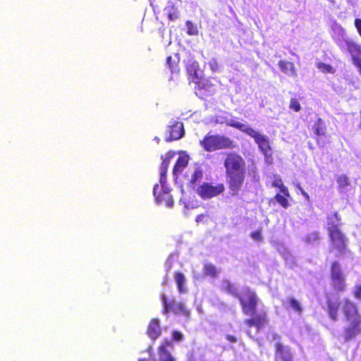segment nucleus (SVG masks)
Instances as JSON below:
<instances>
[{"label":"nucleus","mask_w":361,"mask_h":361,"mask_svg":"<svg viewBox=\"0 0 361 361\" xmlns=\"http://www.w3.org/2000/svg\"><path fill=\"white\" fill-rule=\"evenodd\" d=\"M289 109L295 112H298L301 110V106L299 100L297 98H291L289 103Z\"/></svg>","instance_id":"obj_36"},{"label":"nucleus","mask_w":361,"mask_h":361,"mask_svg":"<svg viewBox=\"0 0 361 361\" xmlns=\"http://www.w3.org/2000/svg\"><path fill=\"white\" fill-rule=\"evenodd\" d=\"M286 361H293V359H290V360H286Z\"/></svg>","instance_id":"obj_47"},{"label":"nucleus","mask_w":361,"mask_h":361,"mask_svg":"<svg viewBox=\"0 0 361 361\" xmlns=\"http://www.w3.org/2000/svg\"><path fill=\"white\" fill-rule=\"evenodd\" d=\"M206 217H209V215L208 214H200L199 215H197L195 218V221L197 223H200V222H204V219Z\"/></svg>","instance_id":"obj_44"},{"label":"nucleus","mask_w":361,"mask_h":361,"mask_svg":"<svg viewBox=\"0 0 361 361\" xmlns=\"http://www.w3.org/2000/svg\"><path fill=\"white\" fill-rule=\"evenodd\" d=\"M186 25L188 27V34L190 35H193L197 34V30L195 27H194L192 23L190 20L186 22Z\"/></svg>","instance_id":"obj_38"},{"label":"nucleus","mask_w":361,"mask_h":361,"mask_svg":"<svg viewBox=\"0 0 361 361\" xmlns=\"http://www.w3.org/2000/svg\"><path fill=\"white\" fill-rule=\"evenodd\" d=\"M320 239L319 233L317 231H313L305 235V241L307 243H314L318 242Z\"/></svg>","instance_id":"obj_33"},{"label":"nucleus","mask_w":361,"mask_h":361,"mask_svg":"<svg viewBox=\"0 0 361 361\" xmlns=\"http://www.w3.org/2000/svg\"><path fill=\"white\" fill-rule=\"evenodd\" d=\"M341 309L347 321L354 322L357 319H361L357 306L349 299L344 300Z\"/></svg>","instance_id":"obj_11"},{"label":"nucleus","mask_w":361,"mask_h":361,"mask_svg":"<svg viewBox=\"0 0 361 361\" xmlns=\"http://www.w3.org/2000/svg\"><path fill=\"white\" fill-rule=\"evenodd\" d=\"M353 295L356 299L361 300V285H357L355 286L353 291Z\"/></svg>","instance_id":"obj_42"},{"label":"nucleus","mask_w":361,"mask_h":361,"mask_svg":"<svg viewBox=\"0 0 361 361\" xmlns=\"http://www.w3.org/2000/svg\"><path fill=\"white\" fill-rule=\"evenodd\" d=\"M166 65L172 74L179 71L178 63L177 61L172 60L171 56L166 58Z\"/></svg>","instance_id":"obj_32"},{"label":"nucleus","mask_w":361,"mask_h":361,"mask_svg":"<svg viewBox=\"0 0 361 361\" xmlns=\"http://www.w3.org/2000/svg\"><path fill=\"white\" fill-rule=\"evenodd\" d=\"M361 332V319L350 322V324L344 329V339L349 341Z\"/></svg>","instance_id":"obj_13"},{"label":"nucleus","mask_w":361,"mask_h":361,"mask_svg":"<svg viewBox=\"0 0 361 361\" xmlns=\"http://www.w3.org/2000/svg\"><path fill=\"white\" fill-rule=\"evenodd\" d=\"M290 196H286L284 194L276 193L274 197V199L284 209H287L289 206L288 198Z\"/></svg>","instance_id":"obj_27"},{"label":"nucleus","mask_w":361,"mask_h":361,"mask_svg":"<svg viewBox=\"0 0 361 361\" xmlns=\"http://www.w3.org/2000/svg\"><path fill=\"white\" fill-rule=\"evenodd\" d=\"M228 126L235 128L253 138L265 159L267 160L272 159V149L269 140L267 135L261 134L251 126L240 122L232 121L228 123Z\"/></svg>","instance_id":"obj_3"},{"label":"nucleus","mask_w":361,"mask_h":361,"mask_svg":"<svg viewBox=\"0 0 361 361\" xmlns=\"http://www.w3.org/2000/svg\"><path fill=\"white\" fill-rule=\"evenodd\" d=\"M184 339V335L179 331L172 332V341L180 342Z\"/></svg>","instance_id":"obj_37"},{"label":"nucleus","mask_w":361,"mask_h":361,"mask_svg":"<svg viewBox=\"0 0 361 361\" xmlns=\"http://www.w3.org/2000/svg\"><path fill=\"white\" fill-rule=\"evenodd\" d=\"M276 353L279 356L282 361H286V360L293 359L292 354L290 350L283 345L281 343H276L275 344Z\"/></svg>","instance_id":"obj_19"},{"label":"nucleus","mask_w":361,"mask_h":361,"mask_svg":"<svg viewBox=\"0 0 361 361\" xmlns=\"http://www.w3.org/2000/svg\"><path fill=\"white\" fill-rule=\"evenodd\" d=\"M331 284L334 290L336 292H344L346 289L345 276L331 279Z\"/></svg>","instance_id":"obj_22"},{"label":"nucleus","mask_w":361,"mask_h":361,"mask_svg":"<svg viewBox=\"0 0 361 361\" xmlns=\"http://www.w3.org/2000/svg\"><path fill=\"white\" fill-rule=\"evenodd\" d=\"M251 238L256 241H262V237L260 230H257L251 233Z\"/></svg>","instance_id":"obj_40"},{"label":"nucleus","mask_w":361,"mask_h":361,"mask_svg":"<svg viewBox=\"0 0 361 361\" xmlns=\"http://www.w3.org/2000/svg\"><path fill=\"white\" fill-rule=\"evenodd\" d=\"M345 276L340 264L337 261H334L330 266V279L341 278Z\"/></svg>","instance_id":"obj_23"},{"label":"nucleus","mask_w":361,"mask_h":361,"mask_svg":"<svg viewBox=\"0 0 361 361\" xmlns=\"http://www.w3.org/2000/svg\"><path fill=\"white\" fill-rule=\"evenodd\" d=\"M154 195L156 197L157 202L159 204H164L168 207H172L173 205V200L169 193V190L164 188H160L158 184L154 186L153 190Z\"/></svg>","instance_id":"obj_9"},{"label":"nucleus","mask_w":361,"mask_h":361,"mask_svg":"<svg viewBox=\"0 0 361 361\" xmlns=\"http://www.w3.org/2000/svg\"><path fill=\"white\" fill-rule=\"evenodd\" d=\"M315 141L319 147H323L328 142L327 126L322 118H318L311 127Z\"/></svg>","instance_id":"obj_8"},{"label":"nucleus","mask_w":361,"mask_h":361,"mask_svg":"<svg viewBox=\"0 0 361 361\" xmlns=\"http://www.w3.org/2000/svg\"><path fill=\"white\" fill-rule=\"evenodd\" d=\"M174 279L176 281L177 288L179 293H185L187 292V288L185 287V277L184 274L180 271H176L174 273Z\"/></svg>","instance_id":"obj_21"},{"label":"nucleus","mask_w":361,"mask_h":361,"mask_svg":"<svg viewBox=\"0 0 361 361\" xmlns=\"http://www.w3.org/2000/svg\"><path fill=\"white\" fill-rule=\"evenodd\" d=\"M172 341L165 338L158 347L159 361H176V358L170 353L169 349L173 348Z\"/></svg>","instance_id":"obj_12"},{"label":"nucleus","mask_w":361,"mask_h":361,"mask_svg":"<svg viewBox=\"0 0 361 361\" xmlns=\"http://www.w3.org/2000/svg\"><path fill=\"white\" fill-rule=\"evenodd\" d=\"M288 302L289 307L293 309L299 316H300L303 311L300 302L293 297L288 298Z\"/></svg>","instance_id":"obj_26"},{"label":"nucleus","mask_w":361,"mask_h":361,"mask_svg":"<svg viewBox=\"0 0 361 361\" xmlns=\"http://www.w3.org/2000/svg\"><path fill=\"white\" fill-rule=\"evenodd\" d=\"M161 330L160 327V322L158 318L152 319L147 326V334L153 341H155L160 336Z\"/></svg>","instance_id":"obj_14"},{"label":"nucleus","mask_w":361,"mask_h":361,"mask_svg":"<svg viewBox=\"0 0 361 361\" xmlns=\"http://www.w3.org/2000/svg\"><path fill=\"white\" fill-rule=\"evenodd\" d=\"M336 180L339 190H344L350 185V180L345 174L337 176Z\"/></svg>","instance_id":"obj_25"},{"label":"nucleus","mask_w":361,"mask_h":361,"mask_svg":"<svg viewBox=\"0 0 361 361\" xmlns=\"http://www.w3.org/2000/svg\"><path fill=\"white\" fill-rule=\"evenodd\" d=\"M186 71L192 79L197 78V72L199 71V63L195 61H189L186 64Z\"/></svg>","instance_id":"obj_24"},{"label":"nucleus","mask_w":361,"mask_h":361,"mask_svg":"<svg viewBox=\"0 0 361 361\" xmlns=\"http://www.w3.org/2000/svg\"><path fill=\"white\" fill-rule=\"evenodd\" d=\"M326 312L333 321H336L338 317V310L341 307V303L338 300H334L329 298L326 301Z\"/></svg>","instance_id":"obj_16"},{"label":"nucleus","mask_w":361,"mask_h":361,"mask_svg":"<svg viewBox=\"0 0 361 361\" xmlns=\"http://www.w3.org/2000/svg\"><path fill=\"white\" fill-rule=\"evenodd\" d=\"M272 186L275 187V188H278L280 190V191H281V192L282 194H284L286 196H290V193H289L288 189L283 184V183L281 179H280V178L275 179L272 182Z\"/></svg>","instance_id":"obj_31"},{"label":"nucleus","mask_w":361,"mask_h":361,"mask_svg":"<svg viewBox=\"0 0 361 361\" xmlns=\"http://www.w3.org/2000/svg\"><path fill=\"white\" fill-rule=\"evenodd\" d=\"M226 180L231 195H238L245 178V161L239 154L228 152L224 161Z\"/></svg>","instance_id":"obj_2"},{"label":"nucleus","mask_w":361,"mask_h":361,"mask_svg":"<svg viewBox=\"0 0 361 361\" xmlns=\"http://www.w3.org/2000/svg\"><path fill=\"white\" fill-rule=\"evenodd\" d=\"M326 231L339 228L342 225L341 216L338 212H334L326 216Z\"/></svg>","instance_id":"obj_17"},{"label":"nucleus","mask_w":361,"mask_h":361,"mask_svg":"<svg viewBox=\"0 0 361 361\" xmlns=\"http://www.w3.org/2000/svg\"><path fill=\"white\" fill-rule=\"evenodd\" d=\"M160 298L163 306L162 313L166 315L172 313L183 315L186 318L190 316V311L186 307L184 302H178L174 298L169 300L164 294L161 295Z\"/></svg>","instance_id":"obj_5"},{"label":"nucleus","mask_w":361,"mask_h":361,"mask_svg":"<svg viewBox=\"0 0 361 361\" xmlns=\"http://www.w3.org/2000/svg\"><path fill=\"white\" fill-rule=\"evenodd\" d=\"M190 157L185 152L179 153V157L173 168V173L177 176L181 173L183 169L188 166Z\"/></svg>","instance_id":"obj_15"},{"label":"nucleus","mask_w":361,"mask_h":361,"mask_svg":"<svg viewBox=\"0 0 361 361\" xmlns=\"http://www.w3.org/2000/svg\"><path fill=\"white\" fill-rule=\"evenodd\" d=\"M226 338V339H227L229 342H231V343H235V342H236V338H235V336H231V335H227Z\"/></svg>","instance_id":"obj_46"},{"label":"nucleus","mask_w":361,"mask_h":361,"mask_svg":"<svg viewBox=\"0 0 361 361\" xmlns=\"http://www.w3.org/2000/svg\"><path fill=\"white\" fill-rule=\"evenodd\" d=\"M224 190V183H220L213 185L209 183L204 182L197 187L196 192L202 199L207 200L221 195Z\"/></svg>","instance_id":"obj_7"},{"label":"nucleus","mask_w":361,"mask_h":361,"mask_svg":"<svg viewBox=\"0 0 361 361\" xmlns=\"http://www.w3.org/2000/svg\"><path fill=\"white\" fill-rule=\"evenodd\" d=\"M345 45L348 52L352 56L353 62L354 63V59L359 58V55L361 54V46L352 40H346Z\"/></svg>","instance_id":"obj_20"},{"label":"nucleus","mask_w":361,"mask_h":361,"mask_svg":"<svg viewBox=\"0 0 361 361\" xmlns=\"http://www.w3.org/2000/svg\"><path fill=\"white\" fill-rule=\"evenodd\" d=\"M200 145L206 152H214L224 149H231L235 148L236 145L235 142L228 137L209 134L205 135L200 141Z\"/></svg>","instance_id":"obj_4"},{"label":"nucleus","mask_w":361,"mask_h":361,"mask_svg":"<svg viewBox=\"0 0 361 361\" xmlns=\"http://www.w3.org/2000/svg\"><path fill=\"white\" fill-rule=\"evenodd\" d=\"M168 133L169 136L166 139L167 142L180 139L185 134L183 123L176 120L171 121V124L168 126Z\"/></svg>","instance_id":"obj_10"},{"label":"nucleus","mask_w":361,"mask_h":361,"mask_svg":"<svg viewBox=\"0 0 361 361\" xmlns=\"http://www.w3.org/2000/svg\"><path fill=\"white\" fill-rule=\"evenodd\" d=\"M280 70L289 76H296L297 71L293 62L281 60L278 63Z\"/></svg>","instance_id":"obj_18"},{"label":"nucleus","mask_w":361,"mask_h":361,"mask_svg":"<svg viewBox=\"0 0 361 361\" xmlns=\"http://www.w3.org/2000/svg\"><path fill=\"white\" fill-rule=\"evenodd\" d=\"M176 153L173 151H169L165 156H161L162 162L161 169L168 170L171 159L175 156Z\"/></svg>","instance_id":"obj_30"},{"label":"nucleus","mask_w":361,"mask_h":361,"mask_svg":"<svg viewBox=\"0 0 361 361\" xmlns=\"http://www.w3.org/2000/svg\"><path fill=\"white\" fill-rule=\"evenodd\" d=\"M298 188L301 192V194L303 195V197H305V199L307 201L310 200V196L309 195L302 189V188H301L300 186H298Z\"/></svg>","instance_id":"obj_45"},{"label":"nucleus","mask_w":361,"mask_h":361,"mask_svg":"<svg viewBox=\"0 0 361 361\" xmlns=\"http://www.w3.org/2000/svg\"><path fill=\"white\" fill-rule=\"evenodd\" d=\"M219 271L216 267L212 264H205L204 265V274L205 276H209L212 278L217 277Z\"/></svg>","instance_id":"obj_28"},{"label":"nucleus","mask_w":361,"mask_h":361,"mask_svg":"<svg viewBox=\"0 0 361 361\" xmlns=\"http://www.w3.org/2000/svg\"><path fill=\"white\" fill-rule=\"evenodd\" d=\"M209 66L212 71H217L219 70V63L215 59H212L209 62Z\"/></svg>","instance_id":"obj_41"},{"label":"nucleus","mask_w":361,"mask_h":361,"mask_svg":"<svg viewBox=\"0 0 361 361\" xmlns=\"http://www.w3.org/2000/svg\"><path fill=\"white\" fill-rule=\"evenodd\" d=\"M164 10L166 12L169 20L173 21L178 18L179 14L178 9L173 5L166 6Z\"/></svg>","instance_id":"obj_29"},{"label":"nucleus","mask_w":361,"mask_h":361,"mask_svg":"<svg viewBox=\"0 0 361 361\" xmlns=\"http://www.w3.org/2000/svg\"><path fill=\"white\" fill-rule=\"evenodd\" d=\"M166 173H167V170L161 169L159 181H160L161 188L165 187V183L166 181Z\"/></svg>","instance_id":"obj_39"},{"label":"nucleus","mask_w":361,"mask_h":361,"mask_svg":"<svg viewBox=\"0 0 361 361\" xmlns=\"http://www.w3.org/2000/svg\"><path fill=\"white\" fill-rule=\"evenodd\" d=\"M330 242L331 250L337 251L339 255H343L347 250L348 238L339 228H334L327 231Z\"/></svg>","instance_id":"obj_6"},{"label":"nucleus","mask_w":361,"mask_h":361,"mask_svg":"<svg viewBox=\"0 0 361 361\" xmlns=\"http://www.w3.org/2000/svg\"><path fill=\"white\" fill-rule=\"evenodd\" d=\"M354 24H355V27H356L358 34L361 37V19L360 18H356L355 20Z\"/></svg>","instance_id":"obj_43"},{"label":"nucleus","mask_w":361,"mask_h":361,"mask_svg":"<svg viewBox=\"0 0 361 361\" xmlns=\"http://www.w3.org/2000/svg\"><path fill=\"white\" fill-rule=\"evenodd\" d=\"M202 176H203L202 171L200 169H196L191 176V178L190 180V183L191 185H194L195 183H196V182H197L202 179Z\"/></svg>","instance_id":"obj_35"},{"label":"nucleus","mask_w":361,"mask_h":361,"mask_svg":"<svg viewBox=\"0 0 361 361\" xmlns=\"http://www.w3.org/2000/svg\"><path fill=\"white\" fill-rule=\"evenodd\" d=\"M221 290L235 297L239 301L243 314L250 317L244 320V324L247 327H255L257 331H260L268 325L269 318L267 313H257L259 299L255 290L246 286L238 292L234 284L227 280L223 281Z\"/></svg>","instance_id":"obj_1"},{"label":"nucleus","mask_w":361,"mask_h":361,"mask_svg":"<svg viewBox=\"0 0 361 361\" xmlns=\"http://www.w3.org/2000/svg\"><path fill=\"white\" fill-rule=\"evenodd\" d=\"M317 67L323 73H334L335 72L334 68L331 65L324 63L323 62L317 63Z\"/></svg>","instance_id":"obj_34"}]
</instances>
